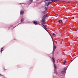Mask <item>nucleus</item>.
Instances as JSON below:
<instances>
[{"mask_svg":"<svg viewBox=\"0 0 78 78\" xmlns=\"http://www.w3.org/2000/svg\"><path fill=\"white\" fill-rule=\"evenodd\" d=\"M45 3L46 6H48L49 4H51L53 2H56V0H45Z\"/></svg>","mask_w":78,"mask_h":78,"instance_id":"nucleus-1","label":"nucleus"},{"mask_svg":"<svg viewBox=\"0 0 78 78\" xmlns=\"http://www.w3.org/2000/svg\"><path fill=\"white\" fill-rule=\"evenodd\" d=\"M42 25L44 27H43V28L45 30L47 31V28L45 27V23H42Z\"/></svg>","mask_w":78,"mask_h":78,"instance_id":"nucleus-2","label":"nucleus"},{"mask_svg":"<svg viewBox=\"0 0 78 78\" xmlns=\"http://www.w3.org/2000/svg\"><path fill=\"white\" fill-rule=\"evenodd\" d=\"M23 13H24V12L23 10H21L20 11V15H23Z\"/></svg>","mask_w":78,"mask_h":78,"instance_id":"nucleus-3","label":"nucleus"},{"mask_svg":"<svg viewBox=\"0 0 78 78\" xmlns=\"http://www.w3.org/2000/svg\"><path fill=\"white\" fill-rule=\"evenodd\" d=\"M34 23L35 25H37V24H38V23H39V22H37V21H34Z\"/></svg>","mask_w":78,"mask_h":78,"instance_id":"nucleus-4","label":"nucleus"},{"mask_svg":"<svg viewBox=\"0 0 78 78\" xmlns=\"http://www.w3.org/2000/svg\"><path fill=\"white\" fill-rule=\"evenodd\" d=\"M41 22L43 23H44V22H45V19H42V20L41 21Z\"/></svg>","mask_w":78,"mask_h":78,"instance_id":"nucleus-5","label":"nucleus"},{"mask_svg":"<svg viewBox=\"0 0 78 78\" xmlns=\"http://www.w3.org/2000/svg\"><path fill=\"white\" fill-rule=\"evenodd\" d=\"M64 72H65V69H64V70H63L62 71H61V73H62V74H63V73H64Z\"/></svg>","mask_w":78,"mask_h":78,"instance_id":"nucleus-6","label":"nucleus"},{"mask_svg":"<svg viewBox=\"0 0 78 78\" xmlns=\"http://www.w3.org/2000/svg\"><path fill=\"white\" fill-rule=\"evenodd\" d=\"M46 17H47V16H46V15L44 16L43 17V19H45V18H46Z\"/></svg>","mask_w":78,"mask_h":78,"instance_id":"nucleus-7","label":"nucleus"},{"mask_svg":"<svg viewBox=\"0 0 78 78\" xmlns=\"http://www.w3.org/2000/svg\"><path fill=\"white\" fill-rule=\"evenodd\" d=\"M25 20V19L24 18L22 19L21 20V22H23V21Z\"/></svg>","mask_w":78,"mask_h":78,"instance_id":"nucleus-8","label":"nucleus"},{"mask_svg":"<svg viewBox=\"0 0 78 78\" xmlns=\"http://www.w3.org/2000/svg\"><path fill=\"white\" fill-rule=\"evenodd\" d=\"M62 22V21L61 20H60L58 21V23H61Z\"/></svg>","mask_w":78,"mask_h":78,"instance_id":"nucleus-9","label":"nucleus"},{"mask_svg":"<svg viewBox=\"0 0 78 78\" xmlns=\"http://www.w3.org/2000/svg\"><path fill=\"white\" fill-rule=\"evenodd\" d=\"M54 66H55V69H56V65H54Z\"/></svg>","mask_w":78,"mask_h":78,"instance_id":"nucleus-10","label":"nucleus"},{"mask_svg":"<svg viewBox=\"0 0 78 78\" xmlns=\"http://www.w3.org/2000/svg\"><path fill=\"white\" fill-rule=\"evenodd\" d=\"M52 60L53 62H55V58H52Z\"/></svg>","mask_w":78,"mask_h":78,"instance_id":"nucleus-11","label":"nucleus"},{"mask_svg":"<svg viewBox=\"0 0 78 78\" xmlns=\"http://www.w3.org/2000/svg\"><path fill=\"white\" fill-rule=\"evenodd\" d=\"M66 61H65V62H63V65H64L65 64V63H66Z\"/></svg>","mask_w":78,"mask_h":78,"instance_id":"nucleus-12","label":"nucleus"},{"mask_svg":"<svg viewBox=\"0 0 78 78\" xmlns=\"http://www.w3.org/2000/svg\"><path fill=\"white\" fill-rule=\"evenodd\" d=\"M45 10H47V7H45Z\"/></svg>","mask_w":78,"mask_h":78,"instance_id":"nucleus-13","label":"nucleus"},{"mask_svg":"<svg viewBox=\"0 0 78 78\" xmlns=\"http://www.w3.org/2000/svg\"><path fill=\"white\" fill-rule=\"evenodd\" d=\"M53 35L54 36H55V34L54 33L53 34Z\"/></svg>","mask_w":78,"mask_h":78,"instance_id":"nucleus-14","label":"nucleus"},{"mask_svg":"<svg viewBox=\"0 0 78 78\" xmlns=\"http://www.w3.org/2000/svg\"><path fill=\"white\" fill-rule=\"evenodd\" d=\"M54 48H56V46H54Z\"/></svg>","mask_w":78,"mask_h":78,"instance_id":"nucleus-15","label":"nucleus"},{"mask_svg":"<svg viewBox=\"0 0 78 78\" xmlns=\"http://www.w3.org/2000/svg\"><path fill=\"white\" fill-rule=\"evenodd\" d=\"M32 1H33V0H30V2H32Z\"/></svg>","mask_w":78,"mask_h":78,"instance_id":"nucleus-16","label":"nucleus"},{"mask_svg":"<svg viewBox=\"0 0 78 78\" xmlns=\"http://www.w3.org/2000/svg\"><path fill=\"white\" fill-rule=\"evenodd\" d=\"M56 73H57V72L56 71L55 72Z\"/></svg>","mask_w":78,"mask_h":78,"instance_id":"nucleus-17","label":"nucleus"},{"mask_svg":"<svg viewBox=\"0 0 78 78\" xmlns=\"http://www.w3.org/2000/svg\"><path fill=\"white\" fill-rule=\"evenodd\" d=\"M73 19H74V17H73Z\"/></svg>","mask_w":78,"mask_h":78,"instance_id":"nucleus-18","label":"nucleus"},{"mask_svg":"<svg viewBox=\"0 0 78 78\" xmlns=\"http://www.w3.org/2000/svg\"><path fill=\"white\" fill-rule=\"evenodd\" d=\"M2 49H2V50H1L2 51H2Z\"/></svg>","mask_w":78,"mask_h":78,"instance_id":"nucleus-19","label":"nucleus"}]
</instances>
